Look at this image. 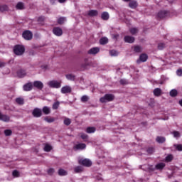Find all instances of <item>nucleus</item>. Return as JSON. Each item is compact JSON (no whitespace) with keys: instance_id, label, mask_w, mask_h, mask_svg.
Instances as JSON below:
<instances>
[{"instance_id":"nucleus-1","label":"nucleus","mask_w":182,"mask_h":182,"mask_svg":"<svg viewBox=\"0 0 182 182\" xmlns=\"http://www.w3.org/2000/svg\"><path fill=\"white\" fill-rule=\"evenodd\" d=\"M14 52L17 56H21L25 53V47H23V46L17 45L14 47Z\"/></svg>"},{"instance_id":"nucleus-2","label":"nucleus","mask_w":182,"mask_h":182,"mask_svg":"<svg viewBox=\"0 0 182 182\" xmlns=\"http://www.w3.org/2000/svg\"><path fill=\"white\" fill-rule=\"evenodd\" d=\"M112 100H114V95H113L112 94H107L100 99V102H101V103L112 102Z\"/></svg>"},{"instance_id":"nucleus-3","label":"nucleus","mask_w":182,"mask_h":182,"mask_svg":"<svg viewBox=\"0 0 182 182\" xmlns=\"http://www.w3.org/2000/svg\"><path fill=\"white\" fill-rule=\"evenodd\" d=\"M49 87H53V89H59L62 86V82L56 80H51L48 82Z\"/></svg>"},{"instance_id":"nucleus-4","label":"nucleus","mask_w":182,"mask_h":182,"mask_svg":"<svg viewBox=\"0 0 182 182\" xmlns=\"http://www.w3.org/2000/svg\"><path fill=\"white\" fill-rule=\"evenodd\" d=\"M79 164H82V166H85V167H90L92 166V161L85 159H80L78 161Z\"/></svg>"},{"instance_id":"nucleus-5","label":"nucleus","mask_w":182,"mask_h":182,"mask_svg":"<svg viewBox=\"0 0 182 182\" xmlns=\"http://www.w3.org/2000/svg\"><path fill=\"white\" fill-rule=\"evenodd\" d=\"M60 92L63 93V95L72 93V87L69 85L63 86L62 87Z\"/></svg>"},{"instance_id":"nucleus-6","label":"nucleus","mask_w":182,"mask_h":182,"mask_svg":"<svg viewBox=\"0 0 182 182\" xmlns=\"http://www.w3.org/2000/svg\"><path fill=\"white\" fill-rule=\"evenodd\" d=\"M33 36V34H32V32L29 31H25L23 33V38L26 39V41H31Z\"/></svg>"},{"instance_id":"nucleus-7","label":"nucleus","mask_w":182,"mask_h":182,"mask_svg":"<svg viewBox=\"0 0 182 182\" xmlns=\"http://www.w3.org/2000/svg\"><path fill=\"white\" fill-rule=\"evenodd\" d=\"M53 32L56 36H62V35H63V31L59 27H55Z\"/></svg>"},{"instance_id":"nucleus-8","label":"nucleus","mask_w":182,"mask_h":182,"mask_svg":"<svg viewBox=\"0 0 182 182\" xmlns=\"http://www.w3.org/2000/svg\"><path fill=\"white\" fill-rule=\"evenodd\" d=\"M32 114L34 117H41L42 116V109L39 108H35L33 110Z\"/></svg>"},{"instance_id":"nucleus-9","label":"nucleus","mask_w":182,"mask_h":182,"mask_svg":"<svg viewBox=\"0 0 182 182\" xmlns=\"http://www.w3.org/2000/svg\"><path fill=\"white\" fill-rule=\"evenodd\" d=\"M33 87V84L32 82H28L23 85V89L25 92H29L30 90H32Z\"/></svg>"},{"instance_id":"nucleus-10","label":"nucleus","mask_w":182,"mask_h":182,"mask_svg":"<svg viewBox=\"0 0 182 182\" xmlns=\"http://www.w3.org/2000/svg\"><path fill=\"white\" fill-rule=\"evenodd\" d=\"M100 52V48L98 47H95L88 50L89 55H96L97 53H99Z\"/></svg>"},{"instance_id":"nucleus-11","label":"nucleus","mask_w":182,"mask_h":182,"mask_svg":"<svg viewBox=\"0 0 182 182\" xmlns=\"http://www.w3.org/2000/svg\"><path fill=\"white\" fill-rule=\"evenodd\" d=\"M124 41L127 43H133L134 42L135 39H134V37H133V36H126L124 38Z\"/></svg>"},{"instance_id":"nucleus-12","label":"nucleus","mask_w":182,"mask_h":182,"mask_svg":"<svg viewBox=\"0 0 182 182\" xmlns=\"http://www.w3.org/2000/svg\"><path fill=\"white\" fill-rule=\"evenodd\" d=\"M34 87H36L37 89H39L40 90H42L43 89V83L41 81H35L33 82Z\"/></svg>"},{"instance_id":"nucleus-13","label":"nucleus","mask_w":182,"mask_h":182,"mask_svg":"<svg viewBox=\"0 0 182 182\" xmlns=\"http://www.w3.org/2000/svg\"><path fill=\"white\" fill-rule=\"evenodd\" d=\"M147 55L146 54H141L139 56V59L136 60V63H140L141 62H146L147 60Z\"/></svg>"},{"instance_id":"nucleus-14","label":"nucleus","mask_w":182,"mask_h":182,"mask_svg":"<svg viewBox=\"0 0 182 182\" xmlns=\"http://www.w3.org/2000/svg\"><path fill=\"white\" fill-rule=\"evenodd\" d=\"M83 149H86L85 144H78L74 146V150H83Z\"/></svg>"},{"instance_id":"nucleus-15","label":"nucleus","mask_w":182,"mask_h":182,"mask_svg":"<svg viewBox=\"0 0 182 182\" xmlns=\"http://www.w3.org/2000/svg\"><path fill=\"white\" fill-rule=\"evenodd\" d=\"M0 120H2V122H9V120H11V117L8 115H4L0 113Z\"/></svg>"},{"instance_id":"nucleus-16","label":"nucleus","mask_w":182,"mask_h":182,"mask_svg":"<svg viewBox=\"0 0 182 182\" xmlns=\"http://www.w3.org/2000/svg\"><path fill=\"white\" fill-rule=\"evenodd\" d=\"M166 16H167V11H159L158 13V18H159V19H163V18H166Z\"/></svg>"},{"instance_id":"nucleus-17","label":"nucleus","mask_w":182,"mask_h":182,"mask_svg":"<svg viewBox=\"0 0 182 182\" xmlns=\"http://www.w3.org/2000/svg\"><path fill=\"white\" fill-rule=\"evenodd\" d=\"M17 76L18 77H25V76H26V71H25V70H19L17 72Z\"/></svg>"},{"instance_id":"nucleus-18","label":"nucleus","mask_w":182,"mask_h":182,"mask_svg":"<svg viewBox=\"0 0 182 182\" xmlns=\"http://www.w3.org/2000/svg\"><path fill=\"white\" fill-rule=\"evenodd\" d=\"M91 63L89 60L85 59L84 63L82 64V69H87L88 66H90Z\"/></svg>"},{"instance_id":"nucleus-19","label":"nucleus","mask_w":182,"mask_h":182,"mask_svg":"<svg viewBox=\"0 0 182 182\" xmlns=\"http://www.w3.org/2000/svg\"><path fill=\"white\" fill-rule=\"evenodd\" d=\"M129 6L132 8V9H136V8H137V1H131L129 4Z\"/></svg>"},{"instance_id":"nucleus-20","label":"nucleus","mask_w":182,"mask_h":182,"mask_svg":"<svg viewBox=\"0 0 182 182\" xmlns=\"http://www.w3.org/2000/svg\"><path fill=\"white\" fill-rule=\"evenodd\" d=\"M98 14L97 10H90L88 11L89 16H97Z\"/></svg>"},{"instance_id":"nucleus-21","label":"nucleus","mask_w":182,"mask_h":182,"mask_svg":"<svg viewBox=\"0 0 182 182\" xmlns=\"http://www.w3.org/2000/svg\"><path fill=\"white\" fill-rule=\"evenodd\" d=\"M101 18L103 19V21H107L109 18V13L106 11L103 12L101 15Z\"/></svg>"},{"instance_id":"nucleus-22","label":"nucleus","mask_w":182,"mask_h":182,"mask_svg":"<svg viewBox=\"0 0 182 182\" xmlns=\"http://www.w3.org/2000/svg\"><path fill=\"white\" fill-rule=\"evenodd\" d=\"M16 9L22 10L25 9V4L22 2H18L16 6Z\"/></svg>"},{"instance_id":"nucleus-23","label":"nucleus","mask_w":182,"mask_h":182,"mask_svg":"<svg viewBox=\"0 0 182 182\" xmlns=\"http://www.w3.org/2000/svg\"><path fill=\"white\" fill-rule=\"evenodd\" d=\"M166 167V164L164 163H159L156 165V170H163Z\"/></svg>"},{"instance_id":"nucleus-24","label":"nucleus","mask_w":182,"mask_h":182,"mask_svg":"<svg viewBox=\"0 0 182 182\" xmlns=\"http://www.w3.org/2000/svg\"><path fill=\"white\" fill-rule=\"evenodd\" d=\"M109 42V39L106 37L102 38L100 40V43L101 45H106V43H107Z\"/></svg>"},{"instance_id":"nucleus-25","label":"nucleus","mask_w":182,"mask_h":182,"mask_svg":"<svg viewBox=\"0 0 182 182\" xmlns=\"http://www.w3.org/2000/svg\"><path fill=\"white\" fill-rule=\"evenodd\" d=\"M134 50L136 53H140V52H142L143 48H141V46H134Z\"/></svg>"},{"instance_id":"nucleus-26","label":"nucleus","mask_w":182,"mask_h":182,"mask_svg":"<svg viewBox=\"0 0 182 182\" xmlns=\"http://www.w3.org/2000/svg\"><path fill=\"white\" fill-rule=\"evenodd\" d=\"M154 96H160L161 95V89L156 88L154 90Z\"/></svg>"},{"instance_id":"nucleus-27","label":"nucleus","mask_w":182,"mask_h":182,"mask_svg":"<svg viewBox=\"0 0 182 182\" xmlns=\"http://www.w3.org/2000/svg\"><path fill=\"white\" fill-rule=\"evenodd\" d=\"M16 102L17 105H23L25 103V101H24L23 98L18 97L16 99Z\"/></svg>"},{"instance_id":"nucleus-28","label":"nucleus","mask_w":182,"mask_h":182,"mask_svg":"<svg viewBox=\"0 0 182 182\" xmlns=\"http://www.w3.org/2000/svg\"><path fill=\"white\" fill-rule=\"evenodd\" d=\"M156 141L157 143H164V141H166V138L164 136H157Z\"/></svg>"},{"instance_id":"nucleus-29","label":"nucleus","mask_w":182,"mask_h":182,"mask_svg":"<svg viewBox=\"0 0 182 182\" xmlns=\"http://www.w3.org/2000/svg\"><path fill=\"white\" fill-rule=\"evenodd\" d=\"M43 112L44 114H49L50 113V108L49 107H44L43 108Z\"/></svg>"},{"instance_id":"nucleus-30","label":"nucleus","mask_w":182,"mask_h":182,"mask_svg":"<svg viewBox=\"0 0 182 182\" xmlns=\"http://www.w3.org/2000/svg\"><path fill=\"white\" fill-rule=\"evenodd\" d=\"M66 79L68 80H75V76L73 74H68L65 75Z\"/></svg>"},{"instance_id":"nucleus-31","label":"nucleus","mask_w":182,"mask_h":182,"mask_svg":"<svg viewBox=\"0 0 182 182\" xmlns=\"http://www.w3.org/2000/svg\"><path fill=\"white\" fill-rule=\"evenodd\" d=\"M129 32H130V33H132V35H136V33H137L139 32V28H132L129 29Z\"/></svg>"},{"instance_id":"nucleus-32","label":"nucleus","mask_w":182,"mask_h":182,"mask_svg":"<svg viewBox=\"0 0 182 182\" xmlns=\"http://www.w3.org/2000/svg\"><path fill=\"white\" fill-rule=\"evenodd\" d=\"M45 122L47 123H53L55 122V118L46 117L44 118Z\"/></svg>"},{"instance_id":"nucleus-33","label":"nucleus","mask_w":182,"mask_h":182,"mask_svg":"<svg viewBox=\"0 0 182 182\" xmlns=\"http://www.w3.org/2000/svg\"><path fill=\"white\" fill-rule=\"evenodd\" d=\"M89 97L87 95H83L82 97H81V102H82V103H86V102L89 101Z\"/></svg>"},{"instance_id":"nucleus-34","label":"nucleus","mask_w":182,"mask_h":182,"mask_svg":"<svg viewBox=\"0 0 182 182\" xmlns=\"http://www.w3.org/2000/svg\"><path fill=\"white\" fill-rule=\"evenodd\" d=\"M65 21L66 18L65 17H60L58 20V23H59V25H62L63 23H65Z\"/></svg>"},{"instance_id":"nucleus-35","label":"nucleus","mask_w":182,"mask_h":182,"mask_svg":"<svg viewBox=\"0 0 182 182\" xmlns=\"http://www.w3.org/2000/svg\"><path fill=\"white\" fill-rule=\"evenodd\" d=\"M87 133H95L96 132V128L95 127H87L86 129Z\"/></svg>"},{"instance_id":"nucleus-36","label":"nucleus","mask_w":182,"mask_h":182,"mask_svg":"<svg viewBox=\"0 0 182 182\" xmlns=\"http://www.w3.org/2000/svg\"><path fill=\"white\" fill-rule=\"evenodd\" d=\"M6 11H8V6L6 5L0 6V12H5Z\"/></svg>"},{"instance_id":"nucleus-37","label":"nucleus","mask_w":182,"mask_h":182,"mask_svg":"<svg viewBox=\"0 0 182 182\" xmlns=\"http://www.w3.org/2000/svg\"><path fill=\"white\" fill-rule=\"evenodd\" d=\"M58 174L59 176H66L68 174V172L64 169H59Z\"/></svg>"},{"instance_id":"nucleus-38","label":"nucleus","mask_w":182,"mask_h":182,"mask_svg":"<svg viewBox=\"0 0 182 182\" xmlns=\"http://www.w3.org/2000/svg\"><path fill=\"white\" fill-rule=\"evenodd\" d=\"M52 150V146L46 144L44 146V151H50Z\"/></svg>"},{"instance_id":"nucleus-39","label":"nucleus","mask_w":182,"mask_h":182,"mask_svg":"<svg viewBox=\"0 0 182 182\" xmlns=\"http://www.w3.org/2000/svg\"><path fill=\"white\" fill-rule=\"evenodd\" d=\"M74 171L75 173H82V171H83V168L81 166H76Z\"/></svg>"},{"instance_id":"nucleus-40","label":"nucleus","mask_w":182,"mask_h":182,"mask_svg":"<svg viewBox=\"0 0 182 182\" xmlns=\"http://www.w3.org/2000/svg\"><path fill=\"white\" fill-rule=\"evenodd\" d=\"M60 105V102H59V101H57V102H54L53 105V109L54 110H56V109H58V107H59Z\"/></svg>"},{"instance_id":"nucleus-41","label":"nucleus","mask_w":182,"mask_h":182,"mask_svg":"<svg viewBox=\"0 0 182 182\" xmlns=\"http://www.w3.org/2000/svg\"><path fill=\"white\" fill-rule=\"evenodd\" d=\"M109 55L111 56H117V55H119V53L114 50H112L109 51Z\"/></svg>"},{"instance_id":"nucleus-42","label":"nucleus","mask_w":182,"mask_h":182,"mask_svg":"<svg viewBox=\"0 0 182 182\" xmlns=\"http://www.w3.org/2000/svg\"><path fill=\"white\" fill-rule=\"evenodd\" d=\"M170 96H171L172 97H176V96H177V91L176 90H172L170 92Z\"/></svg>"},{"instance_id":"nucleus-43","label":"nucleus","mask_w":182,"mask_h":182,"mask_svg":"<svg viewBox=\"0 0 182 182\" xmlns=\"http://www.w3.org/2000/svg\"><path fill=\"white\" fill-rule=\"evenodd\" d=\"M164 48H166V44L161 43L158 45V49H159L160 50H161L162 49H164Z\"/></svg>"},{"instance_id":"nucleus-44","label":"nucleus","mask_w":182,"mask_h":182,"mask_svg":"<svg viewBox=\"0 0 182 182\" xmlns=\"http://www.w3.org/2000/svg\"><path fill=\"white\" fill-rule=\"evenodd\" d=\"M173 135L174 137H176V139H178V137H180V132H177V131H174L172 132Z\"/></svg>"},{"instance_id":"nucleus-45","label":"nucleus","mask_w":182,"mask_h":182,"mask_svg":"<svg viewBox=\"0 0 182 182\" xmlns=\"http://www.w3.org/2000/svg\"><path fill=\"white\" fill-rule=\"evenodd\" d=\"M70 123H71L70 119L66 118L65 119H64V124H65V126H69Z\"/></svg>"},{"instance_id":"nucleus-46","label":"nucleus","mask_w":182,"mask_h":182,"mask_svg":"<svg viewBox=\"0 0 182 182\" xmlns=\"http://www.w3.org/2000/svg\"><path fill=\"white\" fill-rule=\"evenodd\" d=\"M5 136H11L12 134V131L11 129H7L4 131Z\"/></svg>"},{"instance_id":"nucleus-47","label":"nucleus","mask_w":182,"mask_h":182,"mask_svg":"<svg viewBox=\"0 0 182 182\" xmlns=\"http://www.w3.org/2000/svg\"><path fill=\"white\" fill-rule=\"evenodd\" d=\"M173 160V156L168 155L166 157V161H171Z\"/></svg>"},{"instance_id":"nucleus-48","label":"nucleus","mask_w":182,"mask_h":182,"mask_svg":"<svg viewBox=\"0 0 182 182\" xmlns=\"http://www.w3.org/2000/svg\"><path fill=\"white\" fill-rule=\"evenodd\" d=\"M80 137L82 140H86V139H87V135L86 134L81 133Z\"/></svg>"},{"instance_id":"nucleus-49","label":"nucleus","mask_w":182,"mask_h":182,"mask_svg":"<svg viewBox=\"0 0 182 182\" xmlns=\"http://www.w3.org/2000/svg\"><path fill=\"white\" fill-rule=\"evenodd\" d=\"M176 149H178V151H182V145L178 144V145H175Z\"/></svg>"},{"instance_id":"nucleus-50","label":"nucleus","mask_w":182,"mask_h":182,"mask_svg":"<svg viewBox=\"0 0 182 182\" xmlns=\"http://www.w3.org/2000/svg\"><path fill=\"white\" fill-rule=\"evenodd\" d=\"M13 176L14 177H19V172L18 171H14Z\"/></svg>"},{"instance_id":"nucleus-51","label":"nucleus","mask_w":182,"mask_h":182,"mask_svg":"<svg viewBox=\"0 0 182 182\" xmlns=\"http://www.w3.org/2000/svg\"><path fill=\"white\" fill-rule=\"evenodd\" d=\"M147 152L149 154H151L152 153L154 152V148H149L147 149Z\"/></svg>"},{"instance_id":"nucleus-52","label":"nucleus","mask_w":182,"mask_h":182,"mask_svg":"<svg viewBox=\"0 0 182 182\" xmlns=\"http://www.w3.org/2000/svg\"><path fill=\"white\" fill-rule=\"evenodd\" d=\"M176 73H177L178 76H182V70L181 69L178 70Z\"/></svg>"},{"instance_id":"nucleus-53","label":"nucleus","mask_w":182,"mask_h":182,"mask_svg":"<svg viewBox=\"0 0 182 182\" xmlns=\"http://www.w3.org/2000/svg\"><path fill=\"white\" fill-rule=\"evenodd\" d=\"M119 82L121 85H126V83H127V81H126V80H120Z\"/></svg>"},{"instance_id":"nucleus-54","label":"nucleus","mask_w":182,"mask_h":182,"mask_svg":"<svg viewBox=\"0 0 182 182\" xmlns=\"http://www.w3.org/2000/svg\"><path fill=\"white\" fill-rule=\"evenodd\" d=\"M55 170L53 168H50L48 171V174H52L54 173Z\"/></svg>"},{"instance_id":"nucleus-55","label":"nucleus","mask_w":182,"mask_h":182,"mask_svg":"<svg viewBox=\"0 0 182 182\" xmlns=\"http://www.w3.org/2000/svg\"><path fill=\"white\" fill-rule=\"evenodd\" d=\"M5 65H6V63H5L4 62H0V68H4L5 66Z\"/></svg>"},{"instance_id":"nucleus-56","label":"nucleus","mask_w":182,"mask_h":182,"mask_svg":"<svg viewBox=\"0 0 182 182\" xmlns=\"http://www.w3.org/2000/svg\"><path fill=\"white\" fill-rule=\"evenodd\" d=\"M50 4L54 5L55 2H56V0H50Z\"/></svg>"},{"instance_id":"nucleus-57","label":"nucleus","mask_w":182,"mask_h":182,"mask_svg":"<svg viewBox=\"0 0 182 182\" xmlns=\"http://www.w3.org/2000/svg\"><path fill=\"white\" fill-rule=\"evenodd\" d=\"M58 2H60V4H63L64 2H66V0H58Z\"/></svg>"},{"instance_id":"nucleus-58","label":"nucleus","mask_w":182,"mask_h":182,"mask_svg":"<svg viewBox=\"0 0 182 182\" xmlns=\"http://www.w3.org/2000/svg\"><path fill=\"white\" fill-rule=\"evenodd\" d=\"M179 105L182 107V100L179 101Z\"/></svg>"},{"instance_id":"nucleus-59","label":"nucleus","mask_w":182,"mask_h":182,"mask_svg":"<svg viewBox=\"0 0 182 182\" xmlns=\"http://www.w3.org/2000/svg\"><path fill=\"white\" fill-rule=\"evenodd\" d=\"M124 2H129V1H132V0H123Z\"/></svg>"},{"instance_id":"nucleus-60","label":"nucleus","mask_w":182,"mask_h":182,"mask_svg":"<svg viewBox=\"0 0 182 182\" xmlns=\"http://www.w3.org/2000/svg\"><path fill=\"white\" fill-rule=\"evenodd\" d=\"M117 36H115V38H117Z\"/></svg>"}]
</instances>
